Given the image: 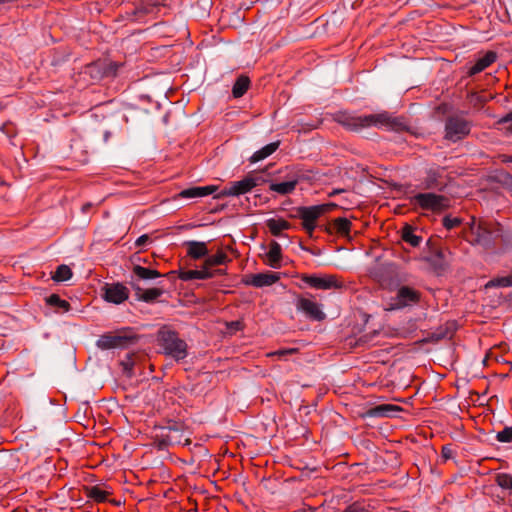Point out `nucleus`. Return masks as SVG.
Returning <instances> with one entry per match:
<instances>
[{
    "label": "nucleus",
    "mask_w": 512,
    "mask_h": 512,
    "mask_svg": "<svg viewBox=\"0 0 512 512\" xmlns=\"http://www.w3.org/2000/svg\"><path fill=\"white\" fill-rule=\"evenodd\" d=\"M157 343L162 352L175 361H181L188 355V346L185 340L181 339L178 333L168 326H163L158 330Z\"/></svg>",
    "instance_id": "1"
},
{
    "label": "nucleus",
    "mask_w": 512,
    "mask_h": 512,
    "mask_svg": "<svg viewBox=\"0 0 512 512\" xmlns=\"http://www.w3.org/2000/svg\"><path fill=\"white\" fill-rule=\"evenodd\" d=\"M339 122L346 128L353 131H359L363 128H368L372 126L378 128H389L392 127L393 125V121L387 112L369 115L343 114L339 118Z\"/></svg>",
    "instance_id": "2"
},
{
    "label": "nucleus",
    "mask_w": 512,
    "mask_h": 512,
    "mask_svg": "<svg viewBox=\"0 0 512 512\" xmlns=\"http://www.w3.org/2000/svg\"><path fill=\"white\" fill-rule=\"evenodd\" d=\"M411 204L423 210L440 212L449 207V199L435 193H418L411 198Z\"/></svg>",
    "instance_id": "3"
},
{
    "label": "nucleus",
    "mask_w": 512,
    "mask_h": 512,
    "mask_svg": "<svg viewBox=\"0 0 512 512\" xmlns=\"http://www.w3.org/2000/svg\"><path fill=\"white\" fill-rule=\"evenodd\" d=\"M471 130V122L461 115L447 118L445 123V138L456 142L466 137Z\"/></svg>",
    "instance_id": "4"
},
{
    "label": "nucleus",
    "mask_w": 512,
    "mask_h": 512,
    "mask_svg": "<svg viewBox=\"0 0 512 512\" xmlns=\"http://www.w3.org/2000/svg\"><path fill=\"white\" fill-rule=\"evenodd\" d=\"M333 205L321 204L310 207H301L299 209V217L302 220V226L306 233L312 237L313 232L316 228L317 219L328 212Z\"/></svg>",
    "instance_id": "5"
},
{
    "label": "nucleus",
    "mask_w": 512,
    "mask_h": 512,
    "mask_svg": "<svg viewBox=\"0 0 512 512\" xmlns=\"http://www.w3.org/2000/svg\"><path fill=\"white\" fill-rule=\"evenodd\" d=\"M420 300V293L408 286H402L389 303L390 310H398L418 303Z\"/></svg>",
    "instance_id": "6"
},
{
    "label": "nucleus",
    "mask_w": 512,
    "mask_h": 512,
    "mask_svg": "<svg viewBox=\"0 0 512 512\" xmlns=\"http://www.w3.org/2000/svg\"><path fill=\"white\" fill-rule=\"evenodd\" d=\"M301 280L315 289L328 290L342 287V283L333 275L304 274L301 276Z\"/></svg>",
    "instance_id": "7"
},
{
    "label": "nucleus",
    "mask_w": 512,
    "mask_h": 512,
    "mask_svg": "<svg viewBox=\"0 0 512 512\" xmlns=\"http://www.w3.org/2000/svg\"><path fill=\"white\" fill-rule=\"evenodd\" d=\"M296 308L311 320L321 321L325 318L320 304L310 298H299L296 302Z\"/></svg>",
    "instance_id": "8"
},
{
    "label": "nucleus",
    "mask_w": 512,
    "mask_h": 512,
    "mask_svg": "<svg viewBox=\"0 0 512 512\" xmlns=\"http://www.w3.org/2000/svg\"><path fill=\"white\" fill-rule=\"evenodd\" d=\"M255 188V182L248 175L239 181L230 182L220 192L221 196H240Z\"/></svg>",
    "instance_id": "9"
},
{
    "label": "nucleus",
    "mask_w": 512,
    "mask_h": 512,
    "mask_svg": "<svg viewBox=\"0 0 512 512\" xmlns=\"http://www.w3.org/2000/svg\"><path fill=\"white\" fill-rule=\"evenodd\" d=\"M132 340V337L124 334H104L97 340L96 345L98 348L105 350L124 347Z\"/></svg>",
    "instance_id": "10"
},
{
    "label": "nucleus",
    "mask_w": 512,
    "mask_h": 512,
    "mask_svg": "<svg viewBox=\"0 0 512 512\" xmlns=\"http://www.w3.org/2000/svg\"><path fill=\"white\" fill-rule=\"evenodd\" d=\"M128 289L120 283L106 285L104 288V299L107 302L121 304L128 298Z\"/></svg>",
    "instance_id": "11"
},
{
    "label": "nucleus",
    "mask_w": 512,
    "mask_h": 512,
    "mask_svg": "<svg viewBox=\"0 0 512 512\" xmlns=\"http://www.w3.org/2000/svg\"><path fill=\"white\" fill-rule=\"evenodd\" d=\"M280 280V273L264 272L252 274L247 277L245 283L257 288L267 287L275 284Z\"/></svg>",
    "instance_id": "12"
},
{
    "label": "nucleus",
    "mask_w": 512,
    "mask_h": 512,
    "mask_svg": "<svg viewBox=\"0 0 512 512\" xmlns=\"http://www.w3.org/2000/svg\"><path fill=\"white\" fill-rule=\"evenodd\" d=\"M496 60L497 54L494 51H488L476 59L475 63L469 67L467 74L469 76H474L481 73L491 66Z\"/></svg>",
    "instance_id": "13"
},
{
    "label": "nucleus",
    "mask_w": 512,
    "mask_h": 512,
    "mask_svg": "<svg viewBox=\"0 0 512 512\" xmlns=\"http://www.w3.org/2000/svg\"><path fill=\"white\" fill-rule=\"evenodd\" d=\"M298 181H299V179L297 176H292L284 182H280V183L272 182L269 185V190L276 192L280 195H288V194H291L295 190L296 185L298 184Z\"/></svg>",
    "instance_id": "14"
},
{
    "label": "nucleus",
    "mask_w": 512,
    "mask_h": 512,
    "mask_svg": "<svg viewBox=\"0 0 512 512\" xmlns=\"http://www.w3.org/2000/svg\"><path fill=\"white\" fill-rule=\"evenodd\" d=\"M282 248L278 242L273 241L266 253V264L271 268L278 269L281 267Z\"/></svg>",
    "instance_id": "15"
},
{
    "label": "nucleus",
    "mask_w": 512,
    "mask_h": 512,
    "mask_svg": "<svg viewBox=\"0 0 512 512\" xmlns=\"http://www.w3.org/2000/svg\"><path fill=\"white\" fill-rule=\"evenodd\" d=\"M351 221L347 218H336L329 227L330 233H335L340 237H350Z\"/></svg>",
    "instance_id": "16"
},
{
    "label": "nucleus",
    "mask_w": 512,
    "mask_h": 512,
    "mask_svg": "<svg viewBox=\"0 0 512 512\" xmlns=\"http://www.w3.org/2000/svg\"><path fill=\"white\" fill-rule=\"evenodd\" d=\"M471 230L472 233L475 234V240L478 244H481L485 247L489 246L492 239V233L486 227H484L482 224H476L475 219H473Z\"/></svg>",
    "instance_id": "17"
},
{
    "label": "nucleus",
    "mask_w": 512,
    "mask_h": 512,
    "mask_svg": "<svg viewBox=\"0 0 512 512\" xmlns=\"http://www.w3.org/2000/svg\"><path fill=\"white\" fill-rule=\"evenodd\" d=\"M187 254L193 259H201L208 255V248L205 242L200 241H187Z\"/></svg>",
    "instance_id": "18"
},
{
    "label": "nucleus",
    "mask_w": 512,
    "mask_h": 512,
    "mask_svg": "<svg viewBox=\"0 0 512 512\" xmlns=\"http://www.w3.org/2000/svg\"><path fill=\"white\" fill-rule=\"evenodd\" d=\"M165 0H142L139 6L135 8L136 19L140 20V14L155 13L158 7L164 5Z\"/></svg>",
    "instance_id": "19"
},
{
    "label": "nucleus",
    "mask_w": 512,
    "mask_h": 512,
    "mask_svg": "<svg viewBox=\"0 0 512 512\" xmlns=\"http://www.w3.org/2000/svg\"><path fill=\"white\" fill-rule=\"evenodd\" d=\"M400 411V408L391 404H381L369 410V415L372 417H389L393 413Z\"/></svg>",
    "instance_id": "20"
},
{
    "label": "nucleus",
    "mask_w": 512,
    "mask_h": 512,
    "mask_svg": "<svg viewBox=\"0 0 512 512\" xmlns=\"http://www.w3.org/2000/svg\"><path fill=\"white\" fill-rule=\"evenodd\" d=\"M278 146H279V142L269 143L268 145H266L263 148H261L258 151H256L250 157V162L251 163H257V162H259L261 160H264L265 158H267L268 156L273 154L277 150Z\"/></svg>",
    "instance_id": "21"
},
{
    "label": "nucleus",
    "mask_w": 512,
    "mask_h": 512,
    "mask_svg": "<svg viewBox=\"0 0 512 512\" xmlns=\"http://www.w3.org/2000/svg\"><path fill=\"white\" fill-rule=\"evenodd\" d=\"M46 304L54 307L57 313H65L70 310V303L61 299L57 294H51L46 298Z\"/></svg>",
    "instance_id": "22"
},
{
    "label": "nucleus",
    "mask_w": 512,
    "mask_h": 512,
    "mask_svg": "<svg viewBox=\"0 0 512 512\" xmlns=\"http://www.w3.org/2000/svg\"><path fill=\"white\" fill-rule=\"evenodd\" d=\"M133 274L140 280H152L161 277V273L157 270L143 267L141 265H134Z\"/></svg>",
    "instance_id": "23"
},
{
    "label": "nucleus",
    "mask_w": 512,
    "mask_h": 512,
    "mask_svg": "<svg viewBox=\"0 0 512 512\" xmlns=\"http://www.w3.org/2000/svg\"><path fill=\"white\" fill-rule=\"evenodd\" d=\"M136 290L139 299L145 302H152L160 297L163 293L160 288L141 289L136 287Z\"/></svg>",
    "instance_id": "24"
},
{
    "label": "nucleus",
    "mask_w": 512,
    "mask_h": 512,
    "mask_svg": "<svg viewBox=\"0 0 512 512\" xmlns=\"http://www.w3.org/2000/svg\"><path fill=\"white\" fill-rule=\"evenodd\" d=\"M250 85V80L246 76H240L235 81L233 88H232V94L235 98L242 97L246 91L248 90Z\"/></svg>",
    "instance_id": "25"
},
{
    "label": "nucleus",
    "mask_w": 512,
    "mask_h": 512,
    "mask_svg": "<svg viewBox=\"0 0 512 512\" xmlns=\"http://www.w3.org/2000/svg\"><path fill=\"white\" fill-rule=\"evenodd\" d=\"M267 226L274 236H280L282 231L287 230L290 227V224L283 219H269L267 221Z\"/></svg>",
    "instance_id": "26"
},
{
    "label": "nucleus",
    "mask_w": 512,
    "mask_h": 512,
    "mask_svg": "<svg viewBox=\"0 0 512 512\" xmlns=\"http://www.w3.org/2000/svg\"><path fill=\"white\" fill-rule=\"evenodd\" d=\"M228 261V256L223 251H218L214 255L207 256L205 259L207 267L223 265Z\"/></svg>",
    "instance_id": "27"
},
{
    "label": "nucleus",
    "mask_w": 512,
    "mask_h": 512,
    "mask_svg": "<svg viewBox=\"0 0 512 512\" xmlns=\"http://www.w3.org/2000/svg\"><path fill=\"white\" fill-rule=\"evenodd\" d=\"M402 238L413 247H417L421 243V237L416 235L410 227H405L403 229Z\"/></svg>",
    "instance_id": "28"
},
{
    "label": "nucleus",
    "mask_w": 512,
    "mask_h": 512,
    "mask_svg": "<svg viewBox=\"0 0 512 512\" xmlns=\"http://www.w3.org/2000/svg\"><path fill=\"white\" fill-rule=\"evenodd\" d=\"M87 496L96 502H104L107 499L108 492L98 486H93L87 489Z\"/></svg>",
    "instance_id": "29"
},
{
    "label": "nucleus",
    "mask_w": 512,
    "mask_h": 512,
    "mask_svg": "<svg viewBox=\"0 0 512 512\" xmlns=\"http://www.w3.org/2000/svg\"><path fill=\"white\" fill-rule=\"evenodd\" d=\"M72 277V271L67 265H60L56 269L53 279L57 282H64Z\"/></svg>",
    "instance_id": "30"
},
{
    "label": "nucleus",
    "mask_w": 512,
    "mask_h": 512,
    "mask_svg": "<svg viewBox=\"0 0 512 512\" xmlns=\"http://www.w3.org/2000/svg\"><path fill=\"white\" fill-rule=\"evenodd\" d=\"M487 287H510L512 286V273L508 276L499 277L489 281Z\"/></svg>",
    "instance_id": "31"
},
{
    "label": "nucleus",
    "mask_w": 512,
    "mask_h": 512,
    "mask_svg": "<svg viewBox=\"0 0 512 512\" xmlns=\"http://www.w3.org/2000/svg\"><path fill=\"white\" fill-rule=\"evenodd\" d=\"M496 439L502 443L512 442V426L505 427L503 430L496 434Z\"/></svg>",
    "instance_id": "32"
},
{
    "label": "nucleus",
    "mask_w": 512,
    "mask_h": 512,
    "mask_svg": "<svg viewBox=\"0 0 512 512\" xmlns=\"http://www.w3.org/2000/svg\"><path fill=\"white\" fill-rule=\"evenodd\" d=\"M497 484L506 490L512 488V477L507 474H502L497 476Z\"/></svg>",
    "instance_id": "33"
},
{
    "label": "nucleus",
    "mask_w": 512,
    "mask_h": 512,
    "mask_svg": "<svg viewBox=\"0 0 512 512\" xmlns=\"http://www.w3.org/2000/svg\"><path fill=\"white\" fill-rule=\"evenodd\" d=\"M461 224V219L458 217L445 216L443 218V226L447 230H451Z\"/></svg>",
    "instance_id": "34"
},
{
    "label": "nucleus",
    "mask_w": 512,
    "mask_h": 512,
    "mask_svg": "<svg viewBox=\"0 0 512 512\" xmlns=\"http://www.w3.org/2000/svg\"><path fill=\"white\" fill-rule=\"evenodd\" d=\"M201 277L197 269L181 271L179 278L183 281H190Z\"/></svg>",
    "instance_id": "35"
},
{
    "label": "nucleus",
    "mask_w": 512,
    "mask_h": 512,
    "mask_svg": "<svg viewBox=\"0 0 512 512\" xmlns=\"http://www.w3.org/2000/svg\"><path fill=\"white\" fill-rule=\"evenodd\" d=\"M199 192H200V190L198 189V187H191V188L182 190L179 193V196L181 198H186V199H188V198H199Z\"/></svg>",
    "instance_id": "36"
},
{
    "label": "nucleus",
    "mask_w": 512,
    "mask_h": 512,
    "mask_svg": "<svg viewBox=\"0 0 512 512\" xmlns=\"http://www.w3.org/2000/svg\"><path fill=\"white\" fill-rule=\"evenodd\" d=\"M211 267H207L206 262L204 261V265L201 269H197L201 277H198V279L204 280V279H210L214 276V272L211 271Z\"/></svg>",
    "instance_id": "37"
},
{
    "label": "nucleus",
    "mask_w": 512,
    "mask_h": 512,
    "mask_svg": "<svg viewBox=\"0 0 512 512\" xmlns=\"http://www.w3.org/2000/svg\"><path fill=\"white\" fill-rule=\"evenodd\" d=\"M441 456L444 460H449L454 456V450L451 445H445L442 447Z\"/></svg>",
    "instance_id": "38"
},
{
    "label": "nucleus",
    "mask_w": 512,
    "mask_h": 512,
    "mask_svg": "<svg viewBox=\"0 0 512 512\" xmlns=\"http://www.w3.org/2000/svg\"><path fill=\"white\" fill-rule=\"evenodd\" d=\"M198 189L200 190L199 192V198L201 197H205V196H208L212 193H214L216 191V187L215 186H203V187H198Z\"/></svg>",
    "instance_id": "39"
},
{
    "label": "nucleus",
    "mask_w": 512,
    "mask_h": 512,
    "mask_svg": "<svg viewBox=\"0 0 512 512\" xmlns=\"http://www.w3.org/2000/svg\"><path fill=\"white\" fill-rule=\"evenodd\" d=\"M297 351V349L295 348H289V349H279L273 353H271V355H277L279 357H284L288 354H293Z\"/></svg>",
    "instance_id": "40"
},
{
    "label": "nucleus",
    "mask_w": 512,
    "mask_h": 512,
    "mask_svg": "<svg viewBox=\"0 0 512 512\" xmlns=\"http://www.w3.org/2000/svg\"><path fill=\"white\" fill-rule=\"evenodd\" d=\"M149 241H150V237L147 234H143L136 239L135 245L137 247H140V246L147 244Z\"/></svg>",
    "instance_id": "41"
},
{
    "label": "nucleus",
    "mask_w": 512,
    "mask_h": 512,
    "mask_svg": "<svg viewBox=\"0 0 512 512\" xmlns=\"http://www.w3.org/2000/svg\"><path fill=\"white\" fill-rule=\"evenodd\" d=\"M248 178L252 179L255 182V187L263 184L266 180L262 175L249 174Z\"/></svg>",
    "instance_id": "42"
},
{
    "label": "nucleus",
    "mask_w": 512,
    "mask_h": 512,
    "mask_svg": "<svg viewBox=\"0 0 512 512\" xmlns=\"http://www.w3.org/2000/svg\"><path fill=\"white\" fill-rule=\"evenodd\" d=\"M510 122H512V110L503 117H501L498 121V124H506Z\"/></svg>",
    "instance_id": "43"
},
{
    "label": "nucleus",
    "mask_w": 512,
    "mask_h": 512,
    "mask_svg": "<svg viewBox=\"0 0 512 512\" xmlns=\"http://www.w3.org/2000/svg\"><path fill=\"white\" fill-rule=\"evenodd\" d=\"M122 365L124 367V371H132L133 362L131 361V359H128L127 361H124L122 363Z\"/></svg>",
    "instance_id": "44"
},
{
    "label": "nucleus",
    "mask_w": 512,
    "mask_h": 512,
    "mask_svg": "<svg viewBox=\"0 0 512 512\" xmlns=\"http://www.w3.org/2000/svg\"><path fill=\"white\" fill-rule=\"evenodd\" d=\"M345 512H367V511L362 507L351 506Z\"/></svg>",
    "instance_id": "45"
},
{
    "label": "nucleus",
    "mask_w": 512,
    "mask_h": 512,
    "mask_svg": "<svg viewBox=\"0 0 512 512\" xmlns=\"http://www.w3.org/2000/svg\"><path fill=\"white\" fill-rule=\"evenodd\" d=\"M295 512H314L311 508H303V509H299Z\"/></svg>",
    "instance_id": "46"
},
{
    "label": "nucleus",
    "mask_w": 512,
    "mask_h": 512,
    "mask_svg": "<svg viewBox=\"0 0 512 512\" xmlns=\"http://www.w3.org/2000/svg\"><path fill=\"white\" fill-rule=\"evenodd\" d=\"M339 191L338 190H335L331 193V195H334V194H337Z\"/></svg>",
    "instance_id": "47"
},
{
    "label": "nucleus",
    "mask_w": 512,
    "mask_h": 512,
    "mask_svg": "<svg viewBox=\"0 0 512 512\" xmlns=\"http://www.w3.org/2000/svg\"><path fill=\"white\" fill-rule=\"evenodd\" d=\"M509 131H510V132H512V127H511V128H509Z\"/></svg>",
    "instance_id": "48"
}]
</instances>
